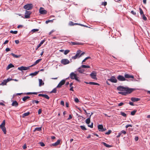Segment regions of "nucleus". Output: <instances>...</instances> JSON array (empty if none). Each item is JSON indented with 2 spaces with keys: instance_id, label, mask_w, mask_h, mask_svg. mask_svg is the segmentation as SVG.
Segmentation results:
<instances>
[{
  "instance_id": "1",
  "label": "nucleus",
  "mask_w": 150,
  "mask_h": 150,
  "mask_svg": "<svg viewBox=\"0 0 150 150\" xmlns=\"http://www.w3.org/2000/svg\"><path fill=\"white\" fill-rule=\"evenodd\" d=\"M117 89L118 91H123L118 92V93L124 96H126L128 94L130 93L135 89L134 88L124 87L122 86H118Z\"/></svg>"
},
{
  "instance_id": "2",
  "label": "nucleus",
  "mask_w": 150,
  "mask_h": 150,
  "mask_svg": "<svg viewBox=\"0 0 150 150\" xmlns=\"http://www.w3.org/2000/svg\"><path fill=\"white\" fill-rule=\"evenodd\" d=\"M70 77L72 79H75L76 81L80 82L79 80L78 79L79 77L77 76L76 74L74 72H71L70 75Z\"/></svg>"
},
{
  "instance_id": "3",
  "label": "nucleus",
  "mask_w": 150,
  "mask_h": 150,
  "mask_svg": "<svg viewBox=\"0 0 150 150\" xmlns=\"http://www.w3.org/2000/svg\"><path fill=\"white\" fill-rule=\"evenodd\" d=\"M33 5L31 4H27L23 6V8L24 9L27 10H29L32 9L33 8Z\"/></svg>"
},
{
  "instance_id": "4",
  "label": "nucleus",
  "mask_w": 150,
  "mask_h": 150,
  "mask_svg": "<svg viewBox=\"0 0 150 150\" xmlns=\"http://www.w3.org/2000/svg\"><path fill=\"white\" fill-rule=\"evenodd\" d=\"M5 120H4L1 123L0 125V128H1L3 131H6V129L5 127Z\"/></svg>"
},
{
  "instance_id": "5",
  "label": "nucleus",
  "mask_w": 150,
  "mask_h": 150,
  "mask_svg": "<svg viewBox=\"0 0 150 150\" xmlns=\"http://www.w3.org/2000/svg\"><path fill=\"white\" fill-rule=\"evenodd\" d=\"M62 64L65 65L69 64L70 63V62L69 60L66 59H62L61 61Z\"/></svg>"
},
{
  "instance_id": "6",
  "label": "nucleus",
  "mask_w": 150,
  "mask_h": 150,
  "mask_svg": "<svg viewBox=\"0 0 150 150\" xmlns=\"http://www.w3.org/2000/svg\"><path fill=\"white\" fill-rule=\"evenodd\" d=\"M39 13L41 14L45 15L47 14V11L44 8L40 7L39 9Z\"/></svg>"
},
{
  "instance_id": "7",
  "label": "nucleus",
  "mask_w": 150,
  "mask_h": 150,
  "mask_svg": "<svg viewBox=\"0 0 150 150\" xmlns=\"http://www.w3.org/2000/svg\"><path fill=\"white\" fill-rule=\"evenodd\" d=\"M108 80L112 83H116L117 82V79L114 76H112L110 79H108Z\"/></svg>"
},
{
  "instance_id": "8",
  "label": "nucleus",
  "mask_w": 150,
  "mask_h": 150,
  "mask_svg": "<svg viewBox=\"0 0 150 150\" xmlns=\"http://www.w3.org/2000/svg\"><path fill=\"white\" fill-rule=\"evenodd\" d=\"M32 12L30 11H26L25 14V18H30V16Z\"/></svg>"
},
{
  "instance_id": "9",
  "label": "nucleus",
  "mask_w": 150,
  "mask_h": 150,
  "mask_svg": "<svg viewBox=\"0 0 150 150\" xmlns=\"http://www.w3.org/2000/svg\"><path fill=\"white\" fill-rule=\"evenodd\" d=\"M30 67V66L27 67L21 66L20 67H18V70L20 71L26 70L29 69Z\"/></svg>"
},
{
  "instance_id": "10",
  "label": "nucleus",
  "mask_w": 150,
  "mask_h": 150,
  "mask_svg": "<svg viewBox=\"0 0 150 150\" xmlns=\"http://www.w3.org/2000/svg\"><path fill=\"white\" fill-rule=\"evenodd\" d=\"M96 75L97 73L95 71L92 72L90 74V76L92 78L96 80L97 79V78L96 77Z\"/></svg>"
},
{
  "instance_id": "11",
  "label": "nucleus",
  "mask_w": 150,
  "mask_h": 150,
  "mask_svg": "<svg viewBox=\"0 0 150 150\" xmlns=\"http://www.w3.org/2000/svg\"><path fill=\"white\" fill-rule=\"evenodd\" d=\"M117 79L119 81H125L126 80L125 77L120 75H119L117 76Z\"/></svg>"
},
{
  "instance_id": "12",
  "label": "nucleus",
  "mask_w": 150,
  "mask_h": 150,
  "mask_svg": "<svg viewBox=\"0 0 150 150\" xmlns=\"http://www.w3.org/2000/svg\"><path fill=\"white\" fill-rule=\"evenodd\" d=\"M65 82V80H62L58 85L57 86V88H60L61 86L64 85Z\"/></svg>"
},
{
  "instance_id": "13",
  "label": "nucleus",
  "mask_w": 150,
  "mask_h": 150,
  "mask_svg": "<svg viewBox=\"0 0 150 150\" xmlns=\"http://www.w3.org/2000/svg\"><path fill=\"white\" fill-rule=\"evenodd\" d=\"M125 78H128L129 79H134V77L133 75H130L127 74H126L125 75Z\"/></svg>"
},
{
  "instance_id": "14",
  "label": "nucleus",
  "mask_w": 150,
  "mask_h": 150,
  "mask_svg": "<svg viewBox=\"0 0 150 150\" xmlns=\"http://www.w3.org/2000/svg\"><path fill=\"white\" fill-rule=\"evenodd\" d=\"M38 96H42V97H44L45 98L47 99H49L50 98L49 96L46 94H40L38 95Z\"/></svg>"
},
{
  "instance_id": "15",
  "label": "nucleus",
  "mask_w": 150,
  "mask_h": 150,
  "mask_svg": "<svg viewBox=\"0 0 150 150\" xmlns=\"http://www.w3.org/2000/svg\"><path fill=\"white\" fill-rule=\"evenodd\" d=\"M140 99L138 98L132 97L131 98V100L133 102H135L139 101Z\"/></svg>"
},
{
  "instance_id": "16",
  "label": "nucleus",
  "mask_w": 150,
  "mask_h": 150,
  "mask_svg": "<svg viewBox=\"0 0 150 150\" xmlns=\"http://www.w3.org/2000/svg\"><path fill=\"white\" fill-rule=\"evenodd\" d=\"M11 105L12 106L17 107L18 106V104L16 101L15 100L13 101Z\"/></svg>"
},
{
  "instance_id": "17",
  "label": "nucleus",
  "mask_w": 150,
  "mask_h": 150,
  "mask_svg": "<svg viewBox=\"0 0 150 150\" xmlns=\"http://www.w3.org/2000/svg\"><path fill=\"white\" fill-rule=\"evenodd\" d=\"M45 42V40H42L40 43H39V44L38 45L37 48H36L35 50H37L40 47L41 45L44 42Z\"/></svg>"
},
{
  "instance_id": "18",
  "label": "nucleus",
  "mask_w": 150,
  "mask_h": 150,
  "mask_svg": "<svg viewBox=\"0 0 150 150\" xmlns=\"http://www.w3.org/2000/svg\"><path fill=\"white\" fill-rule=\"evenodd\" d=\"M42 60V59H39L36 60L34 63L30 66V67H32L38 64Z\"/></svg>"
},
{
  "instance_id": "19",
  "label": "nucleus",
  "mask_w": 150,
  "mask_h": 150,
  "mask_svg": "<svg viewBox=\"0 0 150 150\" xmlns=\"http://www.w3.org/2000/svg\"><path fill=\"white\" fill-rule=\"evenodd\" d=\"M82 68L81 66L78 69V71L81 73H83L84 71V69H82Z\"/></svg>"
},
{
  "instance_id": "20",
  "label": "nucleus",
  "mask_w": 150,
  "mask_h": 150,
  "mask_svg": "<svg viewBox=\"0 0 150 150\" xmlns=\"http://www.w3.org/2000/svg\"><path fill=\"white\" fill-rule=\"evenodd\" d=\"M72 45H83L82 43H79L77 42H71Z\"/></svg>"
},
{
  "instance_id": "21",
  "label": "nucleus",
  "mask_w": 150,
  "mask_h": 150,
  "mask_svg": "<svg viewBox=\"0 0 150 150\" xmlns=\"http://www.w3.org/2000/svg\"><path fill=\"white\" fill-rule=\"evenodd\" d=\"M39 71H35L34 73H31L30 74V76H34L36 75L39 73Z\"/></svg>"
},
{
  "instance_id": "22",
  "label": "nucleus",
  "mask_w": 150,
  "mask_h": 150,
  "mask_svg": "<svg viewBox=\"0 0 150 150\" xmlns=\"http://www.w3.org/2000/svg\"><path fill=\"white\" fill-rule=\"evenodd\" d=\"M91 116V115L86 120V123L87 124H89L90 123V118Z\"/></svg>"
},
{
  "instance_id": "23",
  "label": "nucleus",
  "mask_w": 150,
  "mask_h": 150,
  "mask_svg": "<svg viewBox=\"0 0 150 150\" xmlns=\"http://www.w3.org/2000/svg\"><path fill=\"white\" fill-rule=\"evenodd\" d=\"M14 67V66L13 64H9L8 65V66L7 67H6V69L8 70L9 69L13 67Z\"/></svg>"
},
{
  "instance_id": "24",
  "label": "nucleus",
  "mask_w": 150,
  "mask_h": 150,
  "mask_svg": "<svg viewBox=\"0 0 150 150\" xmlns=\"http://www.w3.org/2000/svg\"><path fill=\"white\" fill-rule=\"evenodd\" d=\"M11 55L13 56L15 58H19L21 57V55H17L13 53H11Z\"/></svg>"
},
{
  "instance_id": "25",
  "label": "nucleus",
  "mask_w": 150,
  "mask_h": 150,
  "mask_svg": "<svg viewBox=\"0 0 150 150\" xmlns=\"http://www.w3.org/2000/svg\"><path fill=\"white\" fill-rule=\"evenodd\" d=\"M39 86H40L42 85H43L44 84V82H43L42 81L41 79H39Z\"/></svg>"
},
{
  "instance_id": "26",
  "label": "nucleus",
  "mask_w": 150,
  "mask_h": 150,
  "mask_svg": "<svg viewBox=\"0 0 150 150\" xmlns=\"http://www.w3.org/2000/svg\"><path fill=\"white\" fill-rule=\"evenodd\" d=\"M102 144H103V145L106 146L107 147H110L112 146H111L109 145L108 144H107L106 143L104 142H102Z\"/></svg>"
},
{
  "instance_id": "27",
  "label": "nucleus",
  "mask_w": 150,
  "mask_h": 150,
  "mask_svg": "<svg viewBox=\"0 0 150 150\" xmlns=\"http://www.w3.org/2000/svg\"><path fill=\"white\" fill-rule=\"evenodd\" d=\"M81 50H78L76 52V56H77V57H79V56L80 55V54H81Z\"/></svg>"
},
{
  "instance_id": "28",
  "label": "nucleus",
  "mask_w": 150,
  "mask_h": 150,
  "mask_svg": "<svg viewBox=\"0 0 150 150\" xmlns=\"http://www.w3.org/2000/svg\"><path fill=\"white\" fill-rule=\"evenodd\" d=\"M30 114V112H28L26 113H25L23 114V117H24L25 116H27L29 115Z\"/></svg>"
},
{
  "instance_id": "29",
  "label": "nucleus",
  "mask_w": 150,
  "mask_h": 150,
  "mask_svg": "<svg viewBox=\"0 0 150 150\" xmlns=\"http://www.w3.org/2000/svg\"><path fill=\"white\" fill-rule=\"evenodd\" d=\"M98 128L99 129L102 130L103 129V125H98Z\"/></svg>"
},
{
  "instance_id": "30",
  "label": "nucleus",
  "mask_w": 150,
  "mask_h": 150,
  "mask_svg": "<svg viewBox=\"0 0 150 150\" xmlns=\"http://www.w3.org/2000/svg\"><path fill=\"white\" fill-rule=\"evenodd\" d=\"M30 97L29 96H25L23 98V100L25 101L26 100L29 98Z\"/></svg>"
},
{
  "instance_id": "31",
  "label": "nucleus",
  "mask_w": 150,
  "mask_h": 150,
  "mask_svg": "<svg viewBox=\"0 0 150 150\" xmlns=\"http://www.w3.org/2000/svg\"><path fill=\"white\" fill-rule=\"evenodd\" d=\"M41 130H42V127H36L34 131H40Z\"/></svg>"
},
{
  "instance_id": "32",
  "label": "nucleus",
  "mask_w": 150,
  "mask_h": 150,
  "mask_svg": "<svg viewBox=\"0 0 150 150\" xmlns=\"http://www.w3.org/2000/svg\"><path fill=\"white\" fill-rule=\"evenodd\" d=\"M89 84L91 85H99V84L98 83L94 82H90L89 83Z\"/></svg>"
},
{
  "instance_id": "33",
  "label": "nucleus",
  "mask_w": 150,
  "mask_h": 150,
  "mask_svg": "<svg viewBox=\"0 0 150 150\" xmlns=\"http://www.w3.org/2000/svg\"><path fill=\"white\" fill-rule=\"evenodd\" d=\"M62 142H61V140L59 139L57 141V146L58 145L61 144Z\"/></svg>"
},
{
  "instance_id": "34",
  "label": "nucleus",
  "mask_w": 150,
  "mask_h": 150,
  "mask_svg": "<svg viewBox=\"0 0 150 150\" xmlns=\"http://www.w3.org/2000/svg\"><path fill=\"white\" fill-rule=\"evenodd\" d=\"M81 67L82 68H90V67L88 65H81Z\"/></svg>"
},
{
  "instance_id": "35",
  "label": "nucleus",
  "mask_w": 150,
  "mask_h": 150,
  "mask_svg": "<svg viewBox=\"0 0 150 150\" xmlns=\"http://www.w3.org/2000/svg\"><path fill=\"white\" fill-rule=\"evenodd\" d=\"M7 83V81H6V80H4L2 82L1 85H6Z\"/></svg>"
},
{
  "instance_id": "36",
  "label": "nucleus",
  "mask_w": 150,
  "mask_h": 150,
  "mask_svg": "<svg viewBox=\"0 0 150 150\" xmlns=\"http://www.w3.org/2000/svg\"><path fill=\"white\" fill-rule=\"evenodd\" d=\"M120 114L124 117H126L127 116L126 114L122 111L120 112Z\"/></svg>"
},
{
  "instance_id": "37",
  "label": "nucleus",
  "mask_w": 150,
  "mask_h": 150,
  "mask_svg": "<svg viewBox=\"0 0 150 150\" xmlns=\"http://www.w3.org/2000/svg\"><path fill=\"white\" fill-rule=\"evenodd\" d=\"M10 32L11 33L16 34L18 33V31L16 30L13 31V30H11L10 31Z\"/></svg>"
},
{
  "instance_id": "38",
  "label": "nucleus",
  "mask_w": 150,
  "mask_h": 150,
  "mask_svg": "<svg viewBox=\"0 0 150 150\" xmlns=\"http://www.w3.org/2000/svg\"><path fill=\"white\" fill-rule=\"evenodd\" d=\"M136 110H134L132 111L131 112V115H135L136 112Z\"/></svg>"
},
{
  "instance_id": "39",
  "label": "nucleus",
  "mask_w": 150,
  "mask_h": 150,
  "mask_svg": "<svg viewBox=\"0 0 150 150\" xmlns=\"http://www.w3.org/2000/svg\"><path fill=\"white\" fill-rule=\"evenodd\" d=\"M54 20V19L52 20H49L48 21H47L45 22V23L46 24L48 23L49 22H53V21Z\"/></svg>"
},
{
  "instance_id": "40",
  "label": "nucleus",
  "mask_w": 150,
  "mask_h": 150,
  "mask_svg": "<svg viewBox=\"0 0 150 150\" xmlns=\"http://www.w3.org/2000/svg\"><path fill=\"white\" fill-rule=\"evenodd\" d=\"M139 10L140 13L141 15H143V14H144L143 12L142 9L140 8H139Z\"/></svg>"
},
{
  "instance_id": "41",
  "label": "nucleus",
  "mask_w": 150,
  "mask_h": 150,
  "mask_svg": "<svg viewBox=\"0 0 150 150\" xmlns=\"http://www.w3.org/2000/svg\"><path fill=\"white\" fill-rule=\"evenodd\" d=\"M142 18L144 21H146L147 18L144 14L142 15Z\"/></svg>"
},
{
  "instance_id": "42",
  "label": "nucleus",
  "mask_w": 150,
  "mask_h": 150,
  "mask_svg": "<svg viewBox=\"0 0 150 150\" xmlns=\"http://www.w3.org/2000/svg\"><path fill=\"white\" fill-rule=\"evenodd\" d=\"M80 127L81 129L83 130H85L86 129L85 127L84 126H80Z\"/></svg>"
},
{
  "instance_id": "43",
  "label": "nucleus",
  "mask_w": 150,
  "mask_h": 150,
  "mask_svg": "<svg viewBox=\"0 0 150 150\" xmlns=\"http://www.w3.org/2000/svg\"><path fill=\"white\" fill-rule=\"evenodd\" d=\"M69 51H70L69 50H65L64 52V54L65 55L67 54H68L69 52Z\"/></svg>"
},
{
  "instance_id": "44",
  "label": "nucleus",
  "mask_w": 150,
  "mask_h": 150,
  "mask_svg": "<svg viewBox=\"0 0 150 150\" xmlns=\"http://www.w3.org/2000/svg\"><path fill=\"white\" fill-rule=\"evenodd\" d=\"M56 92V88H55L51 92V93H55Z\"/></svg>"
},
{
  "instance_id": "45",
  "label": "nucleus",
  "mask_w": 150,
  "mask_h": 150,
  "mask_svg": "<svg viewBox=\"0 0 150 150\" xmlns=\"http://www.w3.org/2000/svg\"><path fill=\"white\" fill-rule=\"evenodd\" d=\"M32 102L33 103H35L37 104H38L39 103V101L38 100H33L32 101Z\"/></svg>"
},
{
  "instance_id": "46",
  "label": "nucleus",
  "mask_w": 150,
  "mask_h": 150,
  "mask_svg": "<svg viewBox=\"0 0 150 150\" xmlns=\"http://www.w3.org/2000/svg\"><path fill=\"white\" fill-rule=\"evenodd\" d=\"M39 29H33L32 30V31L33 32H38V31Z\"/></svg>"
},
{
  "instance_id": "47",
  "label": "nucleus",
  "mask_w": 150,
  "mask_h": 150,
  "mask_svg": "<svg viewBox=\"0 0 150 150\" xmlns=\"http://www.w3.org/2000/svg\"><path fill=\"white\" fill-rule=\"evenodd\" d=\"M107 5V2L106 1H105L103 2H102L101 4L102 5L105 6Z\"/></svg>"
},
{
  "instance_id": "48",
  "label": "nucleus",
  "mask_w": 150,
  "mask_h": 150,
  "mask_svg": "<svg viewBox=\"0 0 150 150\" xmlns=\"http://www.w3.org/2000/svg\"><path fill=\"white\" fill-rule=\"evenodd\" d=\"M74 101L77 103H78L79 102V100L78 98H76L74 99Z\"/></svg>"
},
{
  "instance_id": "49",
  "label": "nucleus",
  "mask_w": 150,
  "mask_h": 150,
  "mask_svg": "<svg viewBox=\"0 0 150 150\" xmlns=\"http://www.w3.org/2000/svg\"><path fill=\"white\" fill-rule=\"evenodd\" d=\"M39 144L41 146H45L44 144L42 142H40Z\"/></svg>"
},
{
  "instance_id": "50",
  "label": "nucleus",
  "mask_w": 150,
  "mask_h": 150,
  "mask_svg": "<svg viewBox=\"0 0 150 150\" xmlns=\"http://www.w3.org/2000/svg\"><path fill=\"white\" fill-rule=\"evenodd\" d=\"M124 104V103L121 102V103H120L118 104V106H121L123 105Z\"/></svg>"
},
{
  "instance_id": "51",
  "label": "nucleus",
  "mask_w": 150,
  "mask_h": 150,
  "mask_svg": "<svg viewBox=\"0 0 150 150\" xmlns=\"http://www.w3.org/2000/svg\"><path fill=\"white\" fill-rule=\"evenodd\" d=\"M78 57H77V56H76V55H75V56L72 57V58L73 59H77V58Z\"/></svg>"
},
{
  "instance_id": "52",
  "label": "nucleus",
  "mask_w": 150,
  "mask_h": 150,
  "mask_svg": "<svg viewBox=\"0 0 150 150\" xmlns=\"http://www.w3.org/2000/svg\"><path fill=\"white\" fill-rule=\"evenodd\" d=\"M41 112H42V109H39L38 110V114L39 115V114H40L41 113Z\"/></svg>"
},
{
  "instance_id": "53",
  "label": "nucleus",
  "mask_w": 150,
  "mask_h": 150,
  "mask_svg": "<svg viewBox=\"0 0 150 150\" xmlns=\"http://www.w3.org/2000/svg\"><path fill=\"white\" fill-rule=\"evenodd\" d=\"M131 13L134 15H136V12H134V11H131Z\"/></svg>"
},
{
  "instance_id": "54",
  "label": "nucleus",
  "mask_w": 150,
  "mask_h": 150,
  "mask_svg": "<svg viewBox=\"0 0 150 150\" xmlns=\"http://www.w3.org/2000/svg\"><path fill=\"white\" fill-rule=\"evenodd\" d=\"M60 104L64 106V102L63 101H61L60 103Z\"/></svg>"
},
{
  "instance_id": "55",
  "label": "nucleus",
  "mask_w": 150,
  "mask_h": 150,
  "mask_svg": "<svg viewBox=\"0 0 150 150\" xmlns=\"http://www.w3.org/2000/svg\"><path fill=\"white\" fill-rule=\"evenodd\" d=\"M93 124L92 123L91 125H88V126L91 127L92 128L93 127Z\"/></svg>"
},
{
  "instance_id": "56",
  "label": "nucleus",
  "mask_w": 150,
  "mask_h": 150,
  "mask_svg": "<svg viewBox=\"0 0 150 150\" xmlns=\"http://www.w3.org/2000/svg\"><path fill=\"white\" fill-rule=\"evenodd\" d=\"M132 127V125H127L125 127H126V128H127L128 127Z\"/></svg>"
},
{
  "instance_id": "57",
  "label": "nucleus",
  "mask_w": 150,
  "mask_h": 150,
  "mask_svg": "<svg viewBox=\"0 0 150 150\" xmlns=\"http://www.w3.org/2000/svg\"><path fill=\"white\" fill-rule=\"evenodd\" d=\"M55 31V30H52L51 31H50V32L49 33V35H51V34H52V33L54 32Z\"/></svg>"
},
{
  "instance_id": "58",
  "label": "nucleus",
  "mask_w": 150,
  "mask_h": 150,
  "mask_svg": "<svg viewBox=\"0 0 150 150\" xmlns=\"http://www.w3.org/2000/svg\"><path fill=\"white\" fill-rule=\"evenodd\" d=\"M26 145L25 144L23 146V149H25L26 148Z\"/></svg>"
},
{
  "instance_id": "59",
  "label": "nucleus",
  "mask_w": 150,
  "mask_h": 150,
  "mask_svg": "<svg viewBox=\"0 0 150 150\" xmlns=\"http://www.w3.org/2000/svg\"><path fill=\"white\" fill-rule=\"evenodd\" d=\"M12 79H11L10 78H8L6 80V81H7V82H8V81L12 80Z\"/></svg>"
},
{
  "instance_id": "60",
  "label": "nucleus",
  "mask_w": 150,
  "mask_h": 150,
  "mask_svg": "<svg viewBox=\"0 0 150 150\" xmlns=\"http://www.w3.org/2000/svg\"><path fill=\"white\" fill-rule=\"evenodd\" d=\"M121 134H122L121 132L119 133L118 134L117 136H116L117 137V138L120 137V135H121Z\"/></svg>"
},
{
  "instance_id": "61",
  "label": "nucleus",
  "mask_w": 150,
  "mask_h": 150,
  "mask_svg": "<svg viewBox=\"0 0 150 150\" xmlns=\"http://www.w3.org/2000/svg\"><path fill=\"white\" fill-rule=\"evenodd\" d=\"M72 118V116L71 115H69V118H68V120H70V119H71Z\"/></svg>"
},
{
  "instance_id": "62",
  "label": "nucleus",
  "mask_w": 150,
  "mask_h": 150,
  "mask_svg": "<svg viewBox=\"0 0 150 150\" xmlns=\"http://www.w3.org/2000/svg\"><path fill=\"white\" fill-rule=\"evenodd\" d=\"M65 105H66V107L67 108H68L69 107V103L68 102H66V103H65Z\"/></svg>"
},
{
  "instance_id": "63",
  "label": "nucleus",
  "mask_w": 150,
  "mask_h": 150,
  "mask_svg": "<svg viewBox=\"0 0 150 150\" xmlns=\"http://www.w3.org/2000/svg\"><path fill=\"white\" fill-rule=\"evenodd\" d=\"M129 104L131 105H134V103L132 102H129Z\"/></svg>"
},
{
  "instance_id": "64",
  "label": "nucleus",
  "mask_w": 150,
  "mask_h": 150,
  "mask_svg": "<svg viewBox=\"0 0 150 150\" xmlns=\"http://www.w3.org/2000/svg\"><path fill=\"white\" fill-rule=\"evenodd\" d=\"M19 41L18 40H15V42L16 44H18L19 43Z\"/></svg>"
}]
</instances>
